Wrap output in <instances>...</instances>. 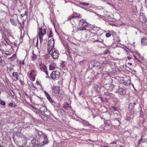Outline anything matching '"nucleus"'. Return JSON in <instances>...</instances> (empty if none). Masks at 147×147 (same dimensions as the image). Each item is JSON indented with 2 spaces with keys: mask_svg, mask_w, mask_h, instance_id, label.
Returning a JSON list of instances; mask_svg holds the SVG:
<instances>
[{
  "mask_svg": "<svg viewBox=\"0 0 147 147\" xmlns=\"http://www.w3.org/2000/svg\"><path fill=\"white\" fill-rule=\"evenodd\" d=\"M36 137L39 140L40 145H44L48 143V140L47 136H45L41 132H38L37 134Z\"/></svg>",
  "mask_w": 147,
  "mask_h": 147,
  "instance_id": "1",
  "label": "nucleus"
},
{
  "mask_svg": "<svg viewBox=\"0 0 147 147\" xmlns=\"http://www.w3.org/2000/svg\"><path fill=\"white\" fill-rule=\"evenodd\" d=\"M38 32L40 42L41 44L43 41V36L46 34L47 33L46 28L42 26L39 27L38 28Z\"/></svg>",
  "mask_w": 147,
  "mask_h": 147,
  "instance_id": "2",
  "label": "nucleus"
},
{
  "mask_svg": "<svg viewBox=\"0 0 147 147\" xmlns=\"http://www.w3.org/2000/svg\"><path fill=\"white\" fill-rule=\"evenodd\" d=\"M52 94L53 95L58 96L63 95L64 93L60 86H55L52 88Z\"/></svg>",
  "mask_w": 147,
  "mask_h": 147,
  "instance_id": "3",
  "label": "nucleus"
},
{
  "mask_svg": "<svg viewBox=\"0 0 147 147\" xmlns=\"http://www.w3.org/2000/svg\"><path fill=\"white\" fill-rule=\"evenodd\" d=\"M88 25V23L85 20L82 19L79 20L78 29L80 30H86Z\"/></svg>",
  "mask_w": 147,
  "mask_h": 147,
  "instance_id": "4",
  "label": "nucleus"
},
{
  "mask_svg": "<svg viewBox=\"0 0 147 147\" xmlns=\"http://www.w3.org/2000/svg\"><path fill=\"white\" fill-rule=\"evenodd\" d=\"M80 16V13L76 12H74L73 14L69 16L67 18V21H70L73 25H74V20L76 18H79Z\"/></svg>",
  "mask_w": 147,
  "mask_h": 147,
  "instance_id": "5",
  "label": "nucleus"
},
{
  "mask_svg": "<svg viewBox=\"0 0 147 147\" xmlns=\"http://www.w3.org/2000/svg\"><path fill=\"white\" fill-rule=\"evenodd\" d=\"M86 37L88 38H92V37H94L95 38L98 37L96 33L92 29L87 30L86 31Z\"/></svg>",
  "mask_w": 147,
  "mask_h": 147,
  "instance_id": "6",
  "label": "nucleus"
},
{
  "mask_svg": "<svg viewBox=\"0 0 147 147\" xmlns=\"http://www.w3.org/2000/svg\"><path fill=\"white\" fill-rule=\"evenodd\" d=\"M50 51H48V53L51 55V57L53 59H57L59 57V52L57 50L54 48L50 50Z\"/></svg>",
  "mask_w": 147,
  "mask_h": 147,
  "instance_id": "7",
  "label": "nucleus"
},
{
  "mask_svg": "<svg viewBox=\"0 0 147 147\" xmlns=\"http://www.w3.org/2000/svg\"><path fill=\"white\" fill-rule=\"evenodd\" d=\"M60 74V73L58 71H54L51 73L50 78L53 80H57L59 78Z\"/></svg>",
  "mask_w": 147,
  "mask_h": 147,
  "instance_id": "8",
  "label": "nucleus"
},
{
  "mask_svg": "<svg viewBox=\"0 0 147 147\" xmlns=\"http://www.w3.org/2000/svg\"><path fill=\"white\" fill-rule=\"evenodd\" d=\"M37 75V71L36 69H31L30 72L28 75V76L30 80L32 81H34L35 80L36 76Z\"/></svg>",
  "mask_w": 147,
  "mask_h": 147,
  "instance_id": "9",
  "label": "nucleus"
},
{
  "mask_svg": "<svg viewBox=\"0 0 147 147\" xmlns=\"http://www.w3.org/2000/svg\"><path fill=\"white\" fill-rule=\"evenodd\" d=\"M55 42L53 38L51 39L48 42L47 51H50V50L54 49Z\"/></svg>",
  "mask_w": 147,
  "mask_h": 147,
  "instance_id": "10",
  "label": "nucleus"
},
{
  "mask_svg": "<svg viewBox=\"0 0 147 147\" xmlns=\"http://www.w3.org/2000/svg\"><path fill=\"white\" fill-rule=\"evenodd\" d=\"M39 65L40 69L45 72L46 74H47L48 71L46 66L42 62L39 63Z\"/></svg>",
  "mask_w": 147,
  "mask_h": 147,
  "instance_id": "11",
  "label": "nucleus"
},
{
  "mask_svg": "<svg viewBox=\"0 0 147 147\" xmlns=\"http://www.w3.org/2000/svg\"><path fill=\"white\" fill-rule=\"evenodd\" d=\"M109 63V61L107 60H100L99 62H98L97 61H95V63H96L98 64L97 65H95L96 67H97V68H100V64L103 65V64H108Z\"/></svg>",
  "mask_w": 147,
  "mask_h": 147,
  "instance_id": "12",
  "label": "nucleus"
},
{
  "mask_svg": "<svg viewBox=\"0 0 147 147\" xmlns=\"http://www.w3.org/2000/svg\"><path fill=\"white\" fill-rule=\"evenodd\" d=\"M140 20L143 24L147 22V19L146 18L145 14L143 12H141L140 13Z\"/></svg>",
  "mask_w": 147,
  "mask_h": 147,
  "instance_id": "13",
  "label": "nucleus"
},
{
  "mask_svg": "<svg viewBox=\"0 0 147 147\" xmlns=\"http://www.w3.org/2000/svg\"><path fill=\"white\" fill-rule=\"evenodd\" d=\"M119 88L115 91V93L118 94L124 95L125 94V89L119 87Z\"/></svg>",
  "mask_w": 147,
  "mask_h": 147,
  "instance_id": "14",
  "label": "nucleus"
},
{
  "mask_svg": "<svg viewBox=\"0 0 147 147\" xmlns=\"http://www.w3.org/2000/svg\"><path fill=\"white\" fill-rule=\"evenodd\" d=\"M112 94L109 92H105L103 96L106 100L110 99L112 97Z\"/></svg>",
  "mask_w": 147,
  "mask_h": 147,
  "instance_id": "15",
  "label": "nucleus"
},
{
  "mask_svg": "<svg viewBox=\"0 0 147 147\" xmlns=\"http://www.w3.org/2000/svg\"><path fill=\"white\" fill-rule=\"evenodd\" d=\"M131 81L129 80H128L126 81L123 80H120L119 81V83L121 84H123L125 86H128L130 85Z\"/></svg>",
  "mask_w": 147,
  "mask_h": 147,
  "instance_id": "16",
  "label": "nucleus"
},
{
  "mask_svg": "<svg viewBox=\"0 0 147 147\" xmlns=\"http://www.w3.org/2000/svg\"><path fill=\"white\" fill-rule=\"evenodd\" d=\"M63 107L65 109L68 110L69 109L71 108V107L69 104L66 102L63 105Z\"/></svg>",
  "mask_w": 147,
  "mask_h": 147,
  "instance_id": "17",
  "label": "nucleus"
},
{
  "mask_svg": "<svg viewBox=\"0 0 147 147\" xmlns=\"http://www.w3.org/2000/svg\"><path fill=\"white\" fill-rule=\"evenodd\" d=\"M116 86L113 84H110L108 88V90L110 91H112L115 89V87Z\"/></svg>",
  "mask_w": 147,
  "mask_h": 147,
  "instance_id": "18",
  "label": "nucleus"
},
{
  "mask_svg": "<svg viewBox=\"0 0 147 147\" xmlns=\"http://www.w3.org/2000/svg\"><path fill=\"white\" fill-rule=\"evenodd\" d=\"M8 59L11 61H14L17 59L16 55V54H13L12 56L9 57Z\"/></svg>",
  "mask_w": 147,
  "mask_h": 147,
  "instance_id": "19",
  "label": "nucleus"
},
{
  "mask_svg": "<svg viewBox=\"0 0 147 147\" xmlns=\"http://www.w3.org/2000/svg\"><path fill=\"white\" fill-rule=\"evenodd\" d=\"M141 42L142 45H147V38H142L141 40Z\"/></svg>",
  "mask_w": 147,
  "mask_h": 147,
  "instance_id": "20",
  "label": "nucleus"
},
{
  "mask_svg": "<svg viewBox=\"0 0 147 147\" xmlns=\"http://www.w3.org/2000/svg\"><path fill=\"white\" fill-rule=\"evenodd\" d=\"M10 21L11 24L14 26H16L17 25V20L16 19L11 18Z\"/></svg>",
  "mask_w": 147,
  "mask_h": 147,
  "instance_id": "21",
  "label": "nucleus"
},
{
  "mask_svg": "<svg viewBox=\"0 0 147 147\" xmlns=\"http://www.w3.org/2000/svg\"><path fill=\"white\" fill-rule=\"evenodd\" d=\"M32 143L33 144H34L35 145H40L39 142V141L38 139H33L31 141Z\"/></svg>",
  "mask_w": 147,
  "mask_h": 147,
  "instance_id": "22",
  "label": "nucleus"
},
{
  "mask_svg": "<svg viewBox=\"0 0 147 147\" xmlns=\"http://www.w3.org/2000/svg\"><path fill=\"white\" fill-rule=\"evenodd\" d=\"M12 75L16 78L17 80H19V74L17 72H13L12 73Z\"/></svg>",
  "mask_w": 147,
  "mask_h": 147,
  "instance_id": "23",
  "label": "nucleus"
},
{
  "mask_svg": "<svg viewBox=\"0 0 147 147\" xmlns=\"http://www.w3.org/2000/svg\"><path fill=\"white\" fill-rule=\"evenodd\" d=\"M144 136L142 135L141 136L139 140L138 141V142L137 147H139V145L140 144L141 142H142L143 141V138H144Z\"/></svg>",
  "mask_w": 147,
  "mask_h": 147,
  "instance_id": "24",
  "label": "nucleus"
},
{
  "mask_svg": "<svg viewBox=\"0 0 147 147\" xmlns=\"http://www.w3.org/2000/svg\"><path fill=\"white\" fill-rule=\"evenodd\" d=\"M5 61L2 60L1 56H0V65L2 67L4 66L5 65Z\"/></svg>",
  "mask_w": 147,
  "mask_h": 147,
  "instance_id": "25",
  "label": "nucleus"
},
{
  "mask_svg": "<svg viewBox=\"0 0 147 147\" xmlns=\"http://www.w3.org/2000/svg\"><path fill=\"white\" fill-rule=\"evenodd\" d=\"M29 86L30 89L32 90H35L36 89V88L34 86L33 83H31V84H30L29 85Z\"/></svg>",
  "mask_w": 147,
  "mask_h": 147,
  "instance_id": "26",
  "label": "nucleus"
},
{
  "mask_svg": "<svg viewBox=\"0 0 147 147\" xmlns=\"http://www.w3.org/2000/svg\"><path fill=\"white\" fill-rule=\"evenodd\" d=\"M47 35L49 38L52 37L53 36V33L51 30L48 31L47 33Z\"/></svg>",
  "mask_w": 147,
  "mask_h": 147,
  "instance_id": "27",
  "label": "nucleus"
},
{
  "mask_svg": "<svg viewBox=\"0 0 147 147\" xmlns=\"http://www.w3.org/2000/svg\"><path fill=\"white\" fill-rule=\"evenodd\" d=\"M45 94L46 95L47 98L51 102H53V100L50 95H49L47 93H45Z\"/></svg>",
  "mask_w": 147,
  "mask_h": 147,
  "instance_id": "28",
  "label": "nucleus"
},
{
  "mask_svg": "<svg viewBox=\"0 0 147 147\" xmlns=\"http://www.w3.org/2000/svg\"><path fill=\"white\" fill-rule=\"evenodd\" d=\"M104 123L105 125L107 126H110L111 123V121L109 120L105 121Z\"/></svg>",
  "mask_w": 147,
  "mask_h": 147,
  "instance_id": "29",
  "label": "nucleus"
},
{
  "mask_svg": "<svg viewBox=\"0 0 147 147\" xmlns=\"http://www.w3.org/2000/svg\"><path fill=\"white\" fill-rule=\"evenodd\" d=\"M37 56L34 53V51H33L32 56V60L33 61L37 59Z\"/></svg>",
  "mask_w": 147,
  "mask_h": 147,
  "instance_id": "30",
  "label": "nucleus"
},
{
  "mask_svg": "<svg viewBox=\"0 0 147 147\" xmlns=\"http://www.w3.org/2000/svg\"><path fill=\"white\" fill-rule=\"evenodd\" d=\"M97 38V39L96 40H93V41L94 42H102V43L103 42V41H104V40L102 39H100V38H98H98Z\"/></svg>",
  "mask_w": 147,
  "mask_h": 147,
  "instance_id": "31",
  "label": "nucleus"
},
{
  "mask_svg": "<svg viewBox=\"0 0 147 147\" xmlns=\"http://www.w3.org/2000/svg\"><path fill=\"white\" fill-rule=\"evenodd\" d=\"M41 118L44 121H47L48 119V117L47 116H45L43 115H41Z\"/></svg>",
  "mask_w": 147,
  "mask_h": 147,
  "instance_id": "32",
  "label": "nucleus"
},
{
  "mask_svg": "<svg viewBox=\"0 0 147 147\" xmlns=\"http://www.w3.org/2000/svg\"><path fill=\"white\" fill-rule=\"evenodd\" d=\"M11 53H10L9 52L6 51L4 53V54L5 55L4 56V57H6L9 56H10L11 55Z\"/></svg>",
  "mask_w": 147,
  "mask_h": 147,
  "instance_id": "33",
  "label": "nucleus"
},
{
  "mask_svg": "<svg viewBox=\"0 0 147 147\" xmlns=\"http://www.w3.org/2000/svg\"><path fill=\"white\" fill-rule=\"evenodd\" d=\"M49 69L50 70H53L55 68V67L53 64L50 65L49 66Z\"/></svg>",
  "mask_w": 147,
  "mask_h": 147,
  "instance_id": "34",
  "label": "nucleus"
},
{
  "mask_svg": "<svg viewBox=\"0 0 147 147\" xmlns=\"http://www.w3.org/2000/svg\"><path fill=\"white\" fill-rule=\"evenodd\" d=\"M96 33V32L99 30V28L95 26H94L92 28Z\"/></svg>",
  "mask_w": 147,
  "mask_h": 147,
  "instance_id": "35",
  "label": "nucleus"
},
{
  "mask_svg": "<svg viewBox=\"0 0 147 147\" xmlns=\"http://www.w3.org/2000/svg\"><path fill=\"white\" fill-rule=\"evenodd\" d=\"M94 88L96 89L98 92L100 90V88L99 86H98L97 85H95L94 86Z\"/></svg>",
  "mask_w": 147,
  "mask_h": 147,
  "instance_id": "36",
  "label": "nucleus"
},
{
  "mask_svg": "<svg viewBox=\"0 0 147 147\" xmlns=\"http://www.w3.org/2000/svg\"><path fill=\"white\" fill-rule=\"evenodd\" d=\"M0 104L3 106H5V101L2 100L1 99H0Z\"/></svg>",
  "mask_w": 147,
  "mask_h": 147,
  "instance_id": "37",
  "label": "nucleus"
},
{
  "mask_svg": "<svg viewBox=\"0 0 147 147\" xmlns=\"http://www.w3.org/2000/svg\"><path fill=\"white\" fill-rule=\"evenodd\" d=\"M85 62L86 61L84 60H83L82 61H80L79 63L80 65H82L83 64L85 63Z\"/></svg>",
  "mask_w": 147,
  "mask_h": 147,
  "instance_id": "38",
  "label": "nucleus"
},
{
  "mask_svg": "<svg viewBox=\"0 0 147 147\" xmlns=\"http://www.w3.org/2000/svg\"><path fill=\"white\" fill-rule=\"evenodd\" d=\"M111 108L113 109L114 111H117V108L115 106H111Z\"/></svg>",
  "mask_w": 147,
  "mask_h": 147,
  "instance_id": "39",
  "label": "nucleus"
},
{
  "mask_svg": "<svg viewBox=\"0 0 147 147\" xmlns=\"http://www.w3.org/2000/svg\"><path fill=\"white\" fill-rule=\"evenodd\" d=\"M60 67L62 68L64 67L65 66V64L63 61H62L60 63Z\"/></svg>",
  "mask_w": 147,
  "mask_h": 147,
  "instance_id": "40",
  "label": "nucleus"
},
{
  "mask_svg": "<svg viewBox=\"0 0 147 147\" xmlns=\"http://www.w3.org/2000/svg\"><path fill=\"white\" fill-rule=\"evenodd\" d=\"M84 122V124L86 126L87 125V126H89L90 125H91V126L92 125H90L89 124V122H88L85 121Z\"/></svg>",
  "mask_w": 147,
  "mask_h": 147,
  "instance_id": "41",
  "label": "nucleus"
},
{
  "mask_svg": "<svg viewBox=\"0 0 147 147\" xmlns=\"http://www.w3.org/2000/svg\"><path fill=\"white\" fill-rule=\"evenodd\" d=\"M45 107H43L42 108H40V110L41 111L44 112L45 111Z\"/></svg>",
  "mask_w": 147,
  "mask_h": 147,
  "instance_id": "42",
  "label": "nucleus"
},
{
  "mask_svg": "<svg viewBox=\"0 0 147 147\" xmlns=\"http://www.w3.org/2000/svg\"><path fill=\"white\" fill-rule=\"evenodd\" d=\"M110 53V51L108 50H107L104 51L103 53L104 54H106L107 53Z\"/></svg>",
  "mask_w": 147,
  "mask_h": 147,
  "instance_id": "43",
  "label": "nucleus"
},
{
  "mask_svg": "<svg viewBox=\"0 0 147 147\" xmlns=\"http://www.w3.org/2000/svg\"><path fill=\"white\" fill-rule=\"evenodd\" d=\"M19 64L20 65H24V60H21L19 62Z\"/></svg>",
  "mask_w": 147,
  "mask_h": 147,
  "instance_id": "44",
  "label": "nucleus"
},
{
  "mask_svg": "<svg viewBox=\"0 0 147 147\" xmlns=\"http://www.w3.org/2000/svg\"><path fill=\"white\" fill-rule=\"evenodd\" d=\"M105 36H106V37H107L109 38V37H110L111 36V34L110 33H106Z\"/></svg>",
  "mask_w": 147,
  "mask_h": 147,
  "instance_id": "45",
  "label": "nucleus"
},
{
  "mask_svg": "<svg viewBox=\"0 0 147 147\" xmlns=\"http://www.w3.org/2000/svg\"><path fill=\"white\" fill-rule=\"evenodd\" d=\"M133 56L134 57L135 59L136 60H137L138 62H139L140 63H141V61L140 60L138 59L136 57V56L135 55H133Z\"/></svg>",
  "mask_w": 147,
  "mask_h": 147,
  "instance_id": "46",
  "label": "nucleus"
},
{
  "mask_svg": "<svg viewBox=\"0 0 147 147\" xmlns=\"http://www.w3.org/2000/svg\"><path fill=\"white\" fill-rule=\"evenodd\" d=\"M143 142H142L143 143L146 142V144H147V138H143Z\"/></svg>",
  "mask_w": 147,
  "mask_h": 147,
  "instance_id": "47",
  "label": "nucleus"
},
{
  "mask_svg": "<svg viewBox=\"0 0 147 147\" xmlns=\"http://www.w3.org/2000/svg\"><path fill=\"white\" fill-rule=\"evenodd\" d=\"M27 15V13H26V11L24 13L21 14V16L22 17H24L25 16Z\"/></svg>",
  "mask_w": 147,
  "mask_h": 147,
  "instance_id": "48",
  "label": "nucleus"
},
{
  "mask_svg": "<svg viewBox=\"0 0 147 147\" xmlns=\"http://www.w3.org/2000/svg\"><path fill=\"white\" fill-rule=\"evenodd\" d=\"M81 4L84 6H88L89 4L88 3H82Z\"/></svg>",
  "mask_w": 147,
  "mask_h": 147,
  "instance_id": "49",
  "label": "nucleus"
},
{
  "mask_svg": "<svg viewBox=\"0 0 147 147\" xmlns=\"http://www.w3.org/2000/svg\"><path fill=\"white\" fill-rule=\"evenodd\" d=\"M13 103L12 102L10 103L8 105V106H9L12 107H13Z\"/></svg>",
  "mask_w": 147,
  "mask_h": 147,
  "instance_id": "50",
  "label": "nucleus"
},
{
  "mask_svg": "<svg viewBox=\"0 0 147 147\" xmlns=\"http://www.w3.org/2000/svg\"><path fill=\"white\" fill-rule=\"evenodd\" d=\"M45 59H47L48 58H49V56L47 55H45Z\"/></svg>",
  "mask_w": 147,
  "mask_h": 147,
  "instance_id": "51",
  "label": "nucleus"
},
{
  "mask_svg": "<svg viewBox=\"0 0 147 147\" xmlns=\"http://www.w3.org/2000/svg\"><path fill=\"white\" fill-rule=\"evenodd\" d=\"M111 144H117V142L116 141H113L112 142H111L110 143V144H109L110 145Z\"/></svg>",
  "mask_w": 147,
  "mask_h": 147,
  "instance_id": "52",
  "label": "nucleus"
},
{
  "mask_svg": "<svg viewBox=\"0 0 147 147\" xmlns=\"http://www.w3.org/2000/svg\"><path fill=\"white\" fill-rule=\"evenodd\" d=\"M124 50L127 53H129V51L126 48H125L124 49Z\"/></svg>",
  "mask_w": 147,
  "mask_h": 147,
  "instance_id": "53",
  "label": "nucleus"
},
{
  "mask_svg": "<svg viewBox=\"0 0 147 147\" xmlns=\"http://www.w3.org/2000/svg\"><path fill=\"white\" fill-rule=\"evenodd\" d=\"M46 75H47V76H46V78H50V77L48 75V74H46Z\"/></svg>",
  "mask_w": 147,
  "mask_h": 147,
  "instance_id": "54",
  "label": "nucleus"
},
{
  "mask_svg": "<svg viewBox=\"0 0 147 147\" xmlns=\"http://www.w3.org/2000/svg\"><path fill=\"white\" fill-rule=\"evenodd\" d=\"M36 83L37 84H38V85H40V86H41V84L39 83V81H36Z\"/></svg>",
  "mask_w": 147,
  "mask_h": 147,
  "instance_id": "55",
  "label": "nucleus"
},
{
  "mask_svg": "<svg viewBox=\"0 0 147 147\" xmlns=\"http://www.w3.org/2000/svg\"><path fill=\"white\" fill-rule=\"evenodd\" d=\"M38 39L37 40V42L36 43V47L38 48Z\"/></svg>",
  "mask_w": 147,
  "mask_h": 147,
  "instance_id": "56",
  "label": "nucleus"
},
{
  "mask_svg": "<svg viewBox=\"0 0 147 147\" xmlns=\"http://www.w3.org/2000/svg\"><path fill=\"white\" fill-rule=\"evenodd\" d=\"M127 64L129 65L130 66H131L132 65V63H131L128 62Z\"/></svg>",
  "mask_w": 147,
  "mask_h": 147,
  "instance_id": "57",
  "label": "nucleus"
},
{
  "mask_svg": "<svg viewBox=\"0 0 147 147\" xmlns=\"http://www.w3.org/2000/svg\"><path fill=\"white\" fill-rule=\"evenodd\" d=\"M127 58L128 59H129V60L131 59V57H128V56L127 57Z\"/></svg>",
  "mask_w": 147,
  "mask_h": 147,
  "instance_id": "58",
  "label": "nucleus"
},
{
  "mask_svg": "<svg viewBox=\"0 0 147 147\" xmlns=\"http://www.w3.org/2000/svg\"><path fill=\"white\" fill-rule=\"evenodd\" d=\"M17 106V105H16V104H13V107H16Z\"/></svg>",
  "mask_w": 147,
  "mask_h": 147,
  "instance_id": "59",
  "label": "nucleus"
},
{
  "mask_svg": "<svg viewBox=\"0 0 147 147\" xmlns=\"http://www.w3.org/2000/svg\"><path fill=\"white\" fill-rule=\"evenodd\" d=\"M95 61H94V66H96L95 65H98V64H97V63H95Z\"/></svg>",
  "mask_w": 147,
  "mask_h": 147,
  "instance_id": "60",
  "label": "nucleus"
},
{
  "mask_svg": "<svg viewBox=\"0 0 147 147\" xmlns=\"http://www.w3.org/2000/svg\"><path fill=\"white\" fill-rule=\"evenodd\" d=\"M115 120L119 122L118 118H116L115 119Z\"/></svg>",
  "mask_w": 147,
  "mask_h": 147,
  "instance_id": "61",
  "label": "nucleus"
},
{
  "mask_svg": "<svg viewBox=\"0 0 147 147\" xmlns=\"http://www.w3.org/2000/svg\"><path fill=\"white\" fill-rule=\"evenodd\" d=\"M119 147H125V146L122 145H121L119 146Z\"/></svg>",
  "mask_w": 147,
  "mask_h": 147,
  "instance_id": "62",
  "label": "nucleus"
},
{
  "mask_svg": "<svg viewBox=\"0 0 147 147\" xmlns=\"http://www.w3.org/2000/svg\"><path fill=\"white\" fill-rule=\"evenodd\" d=\"M100 98H101V99L102 102H103V101L102 100V97H100Z\"/></svg>",
  "mask_w": 147,
  "mask_h": 147,
  "instance_id": "63",
  "label": "nucleus"
},
{
  "mask_svg": "<svg viewBox=\"0 0 147 147\" xmlns=\"http://www.w3.org/2000/svg\"><path fill=\"white\" fill-rule=\"evenodd\" d=\"M132 104H133L134 105H136V103H133Z\"/></svg>",
  "mask_w": 147,
  "mask_h": 147,
  "instance_id": "64",
  "label": "nucleus"
}]
</instances>
